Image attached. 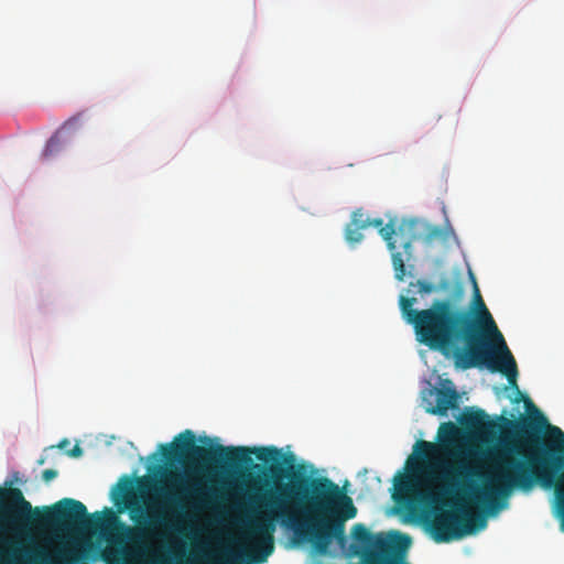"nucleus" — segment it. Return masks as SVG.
Returning <instances> with one entry per match:
<instances>
[{"label": "nucleus", "instance_id": "20e7f679", "mask_svg": "<svg viewBox=\"0 0 564 564\" xmlns=\"http://www.w3.org/2000/svg\"><path fill=\"white\" fill-rule=\"evenodd\" d=\"M131 520L138 528H131L121 522L109 508L106 516L95 512L88 514L86 506L72 498H63L51 507L33 508L20 488L6 482L0 487V551H9L13 546V538L28 535L37 527H56L66 531L84 529L115 528L120 534V541L129 542L139 552L156 519L144 513L141 506H129Z\"/></svg>", "mask_w": 564, "mask_h": 564}, {"label": "nucleus", "instance_id": "9d476101", "mask_svg": "<svg viewBox=\"0 0 564 564\" xmlns=\"http://www.w3.org/2000/svg\"><path fill=\"white\" fill-rule=\"evenodd\" d=\"M252 533L258 535L261 544H263L262 556L259 558V562H262L273 550L272 535L269 532V525L263 521H257L252 525Z\"/></svg>", "mask_w": 564, "mask_h": 564}, {"label": "nucleus", "instance_id": "7ed1b4c3", "mask_svg": "<svg viewBox=\"0 0 564 564\" xmlns=\"http://www.w3.org/2000/svg\"><path fill=\"white\" fill-rule=\"evenodd\" d=\"M416 297L401 295L399 306L416 340L452 359L455 368L467 370L486 367L506 375L516 386L517 362L488 311L475 283L478 316L454 302L434 300L427 308L415 310Z\"/></svg>", "mask_w": 564, "mask_h": 564}, {"label": "nucleus", "instance_id": "f03ea898", "mask_svg": "<svg viewBox=\"0 0 564 564\" xmlns=\"http://www.w3.org/2000/svg\"><path fill=\"white\" fill-rule=\"evenodd\" d=\"M160 451L169 464L200 460L237 467L251 465L250 454H254L258 460L270 465L268 473L273 479H290V484L280 486L278 494L270 496V508L284 516L289 502L303 505L310 517L299 522L297 531L321 553L327 551L334 539L339 543L346 541L345 522L357 516L352 499L336 482L327 477L313 478L294 471V455H284L275 446L204 447L196 445L193 431L185 430L172 443L161 444Z\"/></svg>", "mask_w": 564, "mask_h": 564}, {"label": "nucleus", "instance_id": "9b49d317", "mask_svg": "<svg viewBox=\"0 0 564 564\" xmlns=\"http://www.w3.org/2000/svg\"><path fill=\"white\" fill-rule=\"evenodd\" d=\"M414 451L422 459H432L441 453L436 444L427 441H417Z\"/></svg>", "mask_w": 564, "mask_h": 564}, {"label": "nucleus", "instance_id": "a211bd4d", "mask_svg": "<svg viewBox=\"0 0 564 564\" xmlns=\"http://www.w3.org/2000/svg\"><path fill=\"white\" fill-rule=\"evenodd\" d=\"M111 554H112V552H110V551H106V552H104V553H102V558H104V561H106L107 563H111V561H112V560H111Z\"/></svg>", "mask_w": 564, "mask_h": 564}, {"label": "nucleus", "instance_id": "dca6fc26", "mask_svg": "<svg viewBox=\"0 0 564 564\" xmlns=\"http://www.w3.org/2000/svg\"><path fill=\"white\" fill-rule=\"evenodd\" d=\"M83 454V449L79 445H75L72 451L68 452V455L72 457H79Z\"/></svg>", "mask_w": 564, "mask_h": 564}, {"label": "nucleus", "instance_id": "f3484780", "mask_svg": "<svg viewBox=\"0 0 564 564\" xmlns=\"http://www.w3.org/2000/svg\"><path fill=\"white\" fill-rule=\"evenodd\" d=\"M438 235H440V229L438 228H433L431 230V232L429 234L427 239L431 240L432 238L437 237Z\"/></svg>", "mask_w": 564, "mask_h": 564}, {"label": "nucleus", "instance_id": "4468645a", "mask_svg": "<svg viewBox=\"0 0 564 564\" xmlns=\"http://www.w3.org/2000/svg\"><path fill=\"white\" fill-rule=\"evenodd\" d=\"M416 286L419 288V293L421 294H430L435 291L434 284L424 280H417Z\"/></svg>", "mask_w": 564, "mask_h": 564}, {"label": "nucleus", "instance_id": "ddd939ff", "mask_svg": "<svg viewBox=\"0 0 564 564\" xmlns=\"http://www.w3.org/2000/svg\"><path fill=\"white\" fill-rule=\"evenodd\" d=\"M279 491V487L274 490V491H270L265 497H264V505L265 507L268 508V510L270 511V513L273 516L271 517V520H274L275 517H282V518H288L290 520H293V517H292V513H291V505L293 502H289L288 503V510H286V513L283 516V514H280L279 512L276 511H273L270 506H269V499H270V496L271 495H276Z\"/></svg>", "mask_w": 564, "mask_h": 564}, {"label": "nucleus", "instance_id": "0eeeda50", "mask_svg": "<svg viewBox=\"0 0 564 564\" xmlns=\"http://www.w3.org/2000/svg\"><path fill=\"white\" fill-rule=\"evenodd\" d=\"M164 484L166 486H161L158 491L173 507L198 509L209 503V494L198 482L185 481L183 474L178 470L164 473Z\"/></svg>", "mask_w": 564, "mask_h": 564}, {"label": "nucleus", "instance_id": "39448f33", "mask_svg": "<svg viewBox=\"0 0 564 564\" xmlns=\"http://www.w3.org/2000/svg\"><path fill=\"white\" fill-rule=\"evenodd\" d=\"M458 429L452 422L443 423L438 431V445L441 453L452 456L455 460L452 464L444 465L443 478L446 486L440 490L432 488L419 489L413 485L410 477L399 475L394 482L395 492L393 498L397 502H414L424 507L432 508V517L426 514L427 529L437 543H448L454 540H460L471 535L487 525L484 514L470 513L463 505H456L455 510H444L441 505H447L444 497L452 492L457 480L471 475L469 465L459 458V453L455 451L457 446Z\"/></svg>", "mask_w": 564, "mask_h": 564}, {"label": "nucleus", "instance_id": "423d86ee", "mask_svg": "<svg viewBox=\"0 0 564 564\" xmlns=\"http://www.w3.org/2000/svg\"><path fill=\"white\" fill-rule=\"evenodd\" d=\"M350 224L362 229L368 227L379 229L380 236L391 252L394 278L398 281H403L406 275L405 261L412 258V243L417 239V235L414 232L417 223L415 220L403 221L397 229L393 221L383 225L382 218L370 219L359 208L352 212Z\"/></svg>", "mask_w": 564, "mask_h": 564}, {"label": "nucleus", "instance_id": "f8f14e48", "mask_svg": "<svg viewBox=\"0 0 564 564\" xmlns=\"http://www.w3.org/2000/svg\"><path fill=\"white\" fill-rule=\"evenodd\" d=\"M362 228H359L352 224H347L345 228V239L347 242L355 245L360 242L364 239V235L361 234Z\"/></svg>", "mask_w": 564, "mask_h": 564}, {"label": "nucleus", "instance_id": "2eb2a0df", "mask_svg": "<svg viewBox=\"0 0 564 564\" xmlns=\"http://www.w3.org/2000/svg\"><path fill=\"white\" fill-rule=\"evenodd\" d=\"M57 470L55 469H45L42 473V478L45 482H50L51 480L55 479L57 477Z\"/></svg>", "mask_w": 564, "mask_h": 564}, {"label": "nucleus", "instance_id": "f257e3e1", "mask_svg": "<svg viewBox=\"0 0 564 564\" xmlns=\"http://www.w3.org/2000/svg\"><path fill=\"white\" fill-rule=\"evenodd\" d=\"M514 402L523 400L529 417L511 421L500 416L490 420L481 409H466L458 417L467 431L495 435L498 432L513 438L494 464L491 481L478 488L473 499L495 514L507 506L513 491L531 492L538 486L554 491V512L564 532V432L551 425L529 397L518 386Z\"/></svg>", "mask_w": 564, "mask_h": 564}, {"label": "nucleus", "instance_id": "6ab92c4d", "mask_svg": "<svg viewBox=\"0 0 564 564\" xmlns=\"http://www.w3.org/2000/svg\"><path fill=\"white\" fill-rule=\"evenodd\" d=\"M67 443H68V441H67V440H64V441H62V442L59 443L58 447H61V448H62V447L66 446V444H67Z\"/></svg>", "mask_w": 564, "mask_h": 564}, {"label": "nucleus", "instance_id": "aec40b11", "mask_svg": "<svg viewBox=\"0 0 564 564\" xmlns=\"http://www.w3.org/2000/svg\"><path fill=\"white\" fill-rule=\"evenodd\" d=\"M200 441H202L203 443H209V442H210V438H208V437H203V438H200Z\"/></svg>", "mask_w": 564, "mask_h": 564}, {"label": "nucleus", "instance_id": "1a4fd4ad", "mask_svg": "<svg viewBox=\"0 0 564 564\" xmlns=\"http://www.w3.org/2000/svg\"><path fill=\"white\" fill-rule=\"evenodd\" d=\"M83 113L79 112L68 120H66L62 127L48 139L46 145L42 152L43 159H50L51 156L57 154L62 150V140L59 133L63 129L75 128L79 124Z\"/></svg>", "mask_w": 564, "mask_h": 564}, {"label": "nucleus", "instance_id": "6e6552de", "mask_svg": "<svg viewBox=\"0 0 564 564\" xmlns=\"http://www.w3.org/2000/svg\"><path fill=\"white\" fill-rule=\"evenodd\" d=\"M429 395L435 399V405L430 403L426 406L431 414L446 415L449 409L457 408L458 393L455 389H434L429 391Z\"/></svg>", "mask_w": 564, "mask_h": 564}]
</instances>
